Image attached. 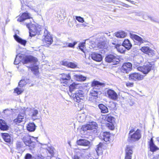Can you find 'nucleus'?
<instances>
[{
  "mask_svg": "<svg viewBox=\"0 0 159 159\" xmlns=\"http://www.w3.org/2000/svg\"><path fill=\"white\" fill-rule=\"evenodd\" d=\"M25 25L29 30L30 34V36H34L36 34H40L41 29L39 26L36 24H32L30 22H25Z\"/></svg>",
  "mask_w": 159,
  "mask_h": 159,
  "instance_id": "nucleus-1",
  "label": "nucleus"
},
{
  "mask_svg": "<svg viewBox=\"0 0 159 159\" xmlns=\"http://www.w3.org/2000/svg\"><path fill=\"white\" fill-rule=\"evenodd\" d=\"M37 138L30 136L28 134L23 136L22 140L26 146H28L30 149H33L35 147L36 143L35 141Z\"/></svg>",
  "mask_w": 159,
  "mask_h": 159,
  "instance_id": "nucleus-2",
  "label": "nucleus"
},
{
  "mask_svg": "<svg viewBox=\"0 0 159 159\" xmlns=\"http://www.w3.org/2000/svg\"><path fill=\"white\" fill-rule=\"evenodd\" d=\"M102 84L98 81H93L92 84L93 89L90 92V96L94 97H97L99 93V89L101 87Z\"/></svg>",
  "mask_w": 159,
  "mask_h": 159,
  "instance_id": "nucleus-3",
  "label": "nucleus"
},
{
  "mask_svg": "<svg viewBox=\"0 0 159 159\" xmlns=\"http://www.w3.org/2000/svg\"><path fill=\"white\" fill-rule=\"evenodd\" d=\"M134 131V129H132L129 131V138L131 141H136L141 138L140 130L138 129L135 132L133 133Z\"/></svg>",
  "mask_w": 159,
  "mask_h": 159,
  "instance_id": "nucleus-4",
  "label": "nucleus"
},
{
  "mask_svg": "<svg viewBox=\"0 0 159 159\" xmlns=\"http://www.w3.org/2000/svg\"><path fill=\"white\" fill-rule=\"evenodd\" d=\"M60 81L61 83L65 86L69 85L72 81L70 73H62L60 75Z\"/></svg>",
  "mask_w": 159,
  "mask_h": 159,
  "instance_id": "nucleus-5",
  "label": "nucleus"
},
{
  "mask_svg": "<svg viewBox=\"0 0 159 159\" xmlns=\"http://www.w3.org/2000/svg\"><path fill=\"white\" fill-rule=\"evenodd\" d=\"M154 65L148 63L143 66H139L137 67L138 70L142 72L144 74H147L152 69L155 70Z\"/></svg>",
  "mask_w": 159,
  "mask_h": 159,
  "instance_id": "nucleus-6",
  "label": "nucleus"
},
{
  "mask_svg": "<svg viewBox=\"0 0 159 159\" xmlns=\"http://www.w3.org/2000/svg\"><path fill=\"white\" fill-rule=\"evenodd\" d=\"M106 61L111 63L113 65H116L119 63L120 60L119 57L116 55L110 54L107 56L105 57Z\"/></svg>",
  "mask_w": 159,
  "mask_h": 159,
  "instance_id": "nucleus-7",
  "label": "nucleus"
},
{
  "mask_svg": "<svg viewBox=\"0 0 159 159\" xmlns=\"http://www.w3.org/2000/svg\"><path fill=\"white\" fill-rule=\"evenodd\" d=\"M44 38L43 40L44 45L47 47H49L52 43V37L48 32L45 29L44 31Z\"/></svg>",
  "mask_w": 159,
  "mask_h": 159,
  "instance_id": "nucleus-8",
  "label": "nucleus"
},
{
  "mask_svg": "<svg viewBox=\"0 0 159 159\" xmlns=\"http://www.w3.org/2000/svg\"><path fill=\"white\" fill-rule=\"evenodd\" d=\"M98 128V125L97 123L95 122H93L91 124L82 126L81 129L83 131L91 130L93 132H95L97 131Z\"/></svg>",
  "mask_w": 159,
  "mask_h": 159,
  "instance_id": "nucleus-9",
  "label": "nucleus"
},
{
  "mask_svg": "<svg viewBox=\"0 0 159 159\" xmlns=\"http://www.w3.org/2000/svg\"><path fill=\"white\" fill-rule=\"evenodd\" d=\"M84 92L81 90H78L76 92L71 94V96L73 98L75 101L79 102L80 100H83L84 97Z\"/></svg>",
  "mask_w": 159,
  "mask_h": 159,
  "instance_id": "nucleus-10",
  "label": "nucleus"
},
{
  "mask_svg": "<svg viewBox=\"0 0 159 159\" xmlns=\"http://www.w3.org/2000/svg\"><path fill=\"white\" fill-rule=\"evenodd\" d=\"M77 143L78 145L86 147L87 148L85 149H83L82 151L87 150L91 146L90 142L87 140L84 139H80L77 141Z\"/></svg>",
  "mask_w": 159,
  "mask_h": 159,
  "instance_id": "nucleus-11",
  "label": "nucleus"
},
{
  "mask_svg": "<svg viewBox=\"0 0 159 159\" xmlns=\"http://www.w3.org/2000/svg\"><path fill=\"white\" fill-rule=\"evenodd\" d=\"M144 76L139 73H134L129 75V79L130 80L134 81H139L143 79Z\"/></svg>",
  "mask_w": 159,
  "mask_h": 159,
  "instance_id": "nucleus-12",
  "label": "nucleus"
},
{
  "mask_svg": "<svg viewBox=\"0 0 159 159\" xmlns=\"http://www.w3.org/2000/svg\"><path fill=\"white\" fill-rule=\"evenodd\" d=\"M107 94L108 97L113 100H117L118 98V95L114 90L109 89L107 91Z\"/></svg>",
  "mask_w": 159,
  "mask_h": 159,
  "instance_id": "nucleus-13",
  "label": "nucleus"
},
{
  "mask_svg": "<svg viewBox=\"0 0 159 159\" xmlns=\"http://www.w3.org/2000/svg\"><path fill=\"white\" fill-rule=\"evenodd\" d=\"M134 147L130 145H127L125 149V159H131L133 154V149Z\"/></svg>",
  "mask_w": 159,
  "mask_h": 159,
  "instance_id": "nucleus-14",
  "label": "nucleus"
},
{
  "mask_svg": "<svg viewBox=\"0 0 159 159\" xmlns=\"http://www.w3.org/2000/svg\"><path fill=\"white\" fill-rule=\"evenodd\" d=\"M141 50L143 52L148 54L150 57H152L155 55V51L148 47H143L141 48Z\"/></svg>",
  "mask_w": 159,
  "mask_h": 159,
  "instance_id": "nucleus-15",
  "label": "nucleus"
},
{
  "mask_svg": "<svg viewBox=\"0 0 159 159\" xmlns=\"http://www.w3.org/2000/svg\"><path fill=\"white\" fill-rule=\"evenodd\" d=\"M132 65L129 62L124 63L120 69L121 71L124 73H128L132 70Z\"/></svg>",
  "mask_w": 159,
  "mask_h": 159,
  "instance_id": "nucleus-16",
  "label": "nucleus"
},
{
  "mask_svg": "<svg viewBox=\"0 0 159 159\" xmlns=\"http://www.w3.org/2000/svg\"><path fill=\"white\" fill-rule=\"evenodd\" d=\"M37 61V59L35 57L32 56H25L24 58L23 63L27 64L29 63H34Z\"/></svg>",
  "mask_w": 159,
  "mask_h": 159,
  "instance_id": "nucleus-17",
  "label": "nucleus"
},
{
  "mask_svg": "<svg viewBox=\"0 0 159 159\" xmlns=\"http://www.w3.org/2000/svg\"><path fill=\"white\" fill-rule=\"evenodd\" d=\"M30 14L27 12L23 13L22 15L17 18V21L20 22H25L26 20L31 18Z\"/></svg>",
  "mask_w": 159,
  "mask_h": 159,
  "instance_id": "nucleus-18",
  "label": "nucleus"
},
{
  "mask_svg": "<svg viewBox=\"0 0 159 159\" xmlns=\"http://www.w3.org/2000/svg\"><path fill=\"white\" fill-rule=\"evenodd\" d=\"M25 114L24 113H20L18 115L17 118L14 120V122L16 124L18 125L21 122L25 120Z\"/></svg>",
  "mask_w": 159,
  "mask_h": 159,
  "instance_id": "nucleus-19",
  "label": "nucleus"
},
{
  "mask_svg": "<svg viewBox=\"0 0 159 159\" xmlns=\"http://www.w3.org/2000/svg\"><path fill=\"white\" fill-rule=\"evenodd\" d=\"M91 57L93 60L98 62L100 61L102 59V56L100 54L94 52L91 53Z\"/></svg>",
  "mask_w": 159,
  "mask_h": 159,
  "instance_id": "nucleus-20",
  "label": "nucleus"
},
{
  "mask_svg": "<svg viewBox=\"0 0 159 159\" xmlns=\"http://www.w3.org/2000/svg\"><path fill=\"white\" fill-rule=\"evenodd\" d=\"M102 136H101L102 139L106 143H109L110 140V135L109 132H105L103 133Z\"/></svg>",
  "mask_w": 159,
  "mask_h": 159,
  "instance_id": "nucleus-21",
  "label": "nucleus"
},
{
  "mask_svg": "<svg viewBox=\"0 0 159 159\" xmlns=\"http://www.w3.org/2000/svg\"><path fill=\"white\" fill-rule=\"evenodd\" d=\"M9 126L6 122L2 119H0V129L3 130L8 129Z\"/></svg>",
  "mask_w": 159,
  "mask_h": 159,
  "instance_id": "nucleus-22",
  "label": "nucleus"
},
{
  "mask_svg": "<svg viewBox=\"0 0 159 159\" xmlns=\"http://www.w3.org/2000/svg\"><path fill=\"white\" fill-rule=\"evenodd\" d=\"M130 36L132 39L135 40L141 43H143L145 42V41L142 38L137 35L130 33Z\"/></svg>",
  "mask_w": 159,
  "mask_h": 159,
  "instance_id": "nucleus-23",
  "label": "nucleus"
},
{
  "mask_svg": "<svg viewBox=\"0 0 159 159\" xmlns=\"http://www.w3.org/2000/svg\"><path fill=\"white\" fill-rule=\"evenodd\" d=\"M149 147L150 150L153 152L159 150V149L154 144L152 138L149 142Z\"/></svg>",
  "mask_w": 159,
  "mask_h": 159,
  "instance_id": "nucleus-24",
  "label": "nucleus"
},
{
  "mask_svg": "<svg viewBox=\"0 0 159 159\" xmlns=\"http://www.w3.org/2000/svg\"><path fill=\"white\" fill-rule=\"evenodd\" d=\"M2 138L6 142L10 143L11 142V136L7 133H2Z\"/></svg>",
  "mask_w": 159,
  "mask_h": 159,
  "instance_id": "nucleus-25",
  "label": "nucleus"
},
{
  "mask_svg": "<svg viewBox=\"0 0 159 159\" xmlns=\"http://www.w3.org/2000/svg\"><path fill=\"white\" fill-rule=\"evenodd\" d=\"M122 44L128 50L130 49L132 46V44L128 39H125L123 41Z\"/></svg>",
  "mask_w": 159,
  "mask_h": 159,
  "instance_id": "nucleus-26",
  "label": "nucleus"
},
{
  "mask_svg": "<svg viewBox=\"0 0 159 159\" xmlns=\"http://www.w3.org/2000/svg\"><path fill=\"white\" fill-rule=\"evenodd\" d=\"M74 79L77 81H84L86 79V77L80 75H74Z\"/></svg>",
  "mask_w": 159,
  "mask_h": 159,
  "instance_id": "nucleus-27",
  "label": "nucleus"
},
{
  "mask_svg": "<svg viewBox=\"0 0 159 159\" xmlns=\"http://www.w3.org/2000/svg\"><path fill=\"white\" fill-rule=\"evenodd\" d=\"M115 47L118 52L121 53H124L125 51V49H126L123 44L122 45L120 44L117 45L116 46H115Z\"/></svg>",
  "mask_w": 159,
  "mask_h": 159,
  "instance_id": "nucleus-28",
  "label": "nucleus"
},
{
  "mask_svg": "<svg viewBox=\"0 0 159 159\" xmlns=\"http://www.w3.org/2000/svg\"><path fill=\"white\" fill-rule=\"evenodd\" d=\"M14 37L15 39L18 42L20 43L21 44L25 45L26 44V41L25 40L22 39L18 36L16 34H15Z\"/></svg>",
  "mask_w": 159,
  "mask_h": 159,
  "instance_id": "nucleus-29",
  "label": "nucleus"
},
{
  "mask_svg": "<svg viewBox=\"0 0 159 159\" xmlns=\"http://www.w3.org/2000/svg\"><path fill=\"white\" fill-rule=\"evenodd\" d=\"M98 107L100 110L101 113H106L108 112V108L103 104H100L98 106Z\"/></svg>",
  "mask_w": 159,
  "mask_h": 159,
  "instance_id": "nucleus-30",
  "label": "nucleus"
},
{
  "mask_svg": "<svg viewBox=\"0 0 159 159\" xmlns=\"http://www.w3.org/2000/svg\"><path fill=\"white\" fill-rule=\"evenodd\" d=\"M27 130L30 132L34 131L36 129V126L34 123H29L27 126Z\"/></svg>",
  "mask_w": 159,
  "mask_h": 159,
  "instance_id": "nucleus-31",
  "label": "nucleus"
},
{
  "mask_svg": "<svg viewBox=\"0 0 159 159\" xmlns=\"http://www.w3.org/2000/svg\"><path fill=\"white\" fill-rule=\"evenodd\" d=\"M115 36L119 38H124L127 35V34L123 31H118L115 33Z\"/></svg>",
  "mask_w": 159,
  "mask_h": 159,
  "instance_id": "nucleus-32",
  "label": "nucleus"
},
{
  "mask_svg": "<svg viewBox=\"0 0 159 159\" xmlns=\"http://www.w3.org/2000/svg\"><path fill=\"white\" fill-rule=\"evenodd\" d=\"M102 146L103 144L102 143H100L97 146L95 149V150L98 156H99L102 153Z\"/></svg>",
  "mask_w": 159,
  "mask_h": 159,
  "instance_id": "nucleus-33",
  "label": "nucleus"
},
{
  "mask_svg": "<svg viewBox=\"0 0 159 159\" xmlns=\"http://www.w3.org/2000/svg\"><path fill=\"white\" fill-rule=\"evenodd\" d=\"M38 113V111L36 109L32 110L30 113V115L32 118L34 120L36 119L37 115Z\"/></svg>",
  "mask_w": 159,
  "mask_h": 159,
  "instance_id": "nucleus-34",
  "label": "nucleus"
},
{
  "mask_svg": "<svg viewBox=\"0 0 159 159\" xmlns=\"http://www.w3.org/2000/svg\"><path fill=\"white\" fill-rule=\"evenodd\" d=\"M85 42L80 43L79 44L78 48H77L84 53H85Z\"/></svg>",
  "mask_w": 159,
  "mask_h": 159,
  "instance_id": "nucleus-35",
  "label": "nucleus"
},
{
  "mask_svg": "<svg viewBox=\"0 0 159 159\" xmlns=\"http://www.w3.org/2000/svg\"><path fill=\"white\" fill-rule=\"evenodd\" d=\"M105 120L108 122L112 123L114 121V118L109 115H107L106 116Z\"/></svg>",
  "mask_w": 159,
  "mask_h": 159,
  "instance_id": "nucleus-36",
  "label": "nucleus"
},
{
  "mask_svg": "<svg viewBox=\"0 0 159 159\" xmlns=\"http://www.w3.org/2000/svg\"><path fill=\"white\" fill-rule=\"evenodd\" d=\"M97 40L99 42H105L106 39L104 34H101L98 36Z\"/></svg>",
  "mask_w": 159,
  "mask_h": 159,
  "instance_id": "nucleus-37",
  "label": "nucleus"
},
{
  "mask_svg": "<svg viewBox=\"0 0 159 159\" xmlns=\"http://www.w3.org/2000/svg\"><path fill=\"white\" fill-rule=\"evenodd\" d=\"M76 87L77 85L75 83H73L70 85L69 86V91L71 94L74 93L73 92L76 89Z\"/></svg>",
  "mask_w": 159,
  "mask_h": 159,
  "instance_id": "nucleus-38",
  "label": "nucleus"
},
{
  "mask_svg": "<svg viewBox=\"0 0 159 159\" xmlns=\"http://www.w3.org/2000/svg\"><path fill=\"white\" fill-rule=\"evenodd\" d=\"M39 67L38 66H34L31 67V70L34 73V74L37 75L38 74Z\"/></svg>",
  "mask_w": 159,
  "mask_h": 159,
  "instance_id": "nucleus-39",
  "label": "nucleus"
},
{
  "mask_svg": "<svg viewBox=\"0 0 159 159\" xmlns=\"http://www.w3.org/2000/svg\"><path fill=\"white\" fill-rule=\"evenodd\" d=\"M77 42H74L73 43H69L66 42V45L64 46L63 47H70L74 48L75 46L77 44Z\"/></svg>",
  "mask_w": 159,
  "mask_h": 159,
  "instance_id": "nucleus-40",
  "label": "nucleus"
},
{
  "mask_svg": "<svg viewBox=\"0 0 159 159\" xmlns=\"http://www.w3.org/2000/svg\"><path fill=\"white\" fill-rule=\"evenodd\" d=\"M78 119L80 122H83L85 120V117L84 115H79L78 116Z\"/></svg>",
  "mask_w": 159,
  "mask_h": 159,
  "instance_id": "nucleus-41",
  "label": "nucleus"
},
{
  "mask_svg": "<svg viewBox=\"0 0 159 159\" xmlns=\"http://www.w3.org/2000/svg\"><path fill=\"white\" fill-rule=\"evenodd\" d=\"M105 42H99L97 44L98 47L99 48H103L105 49Z\"/></svg>",
  "mask_w": 159,
  "mask_h": 159,
  "instance_id": "nucleus-42",
  "label": "nucleus"
},
{
  "mask_svg": "<svg viewBox=\"0 0 159 159\" xmlns=\"http://www.w3.org/2000/svg\"><path fill=\"white\" fill-rule=\"evenodd\" d=\"M54 148L53 147H48L47 150L50 154L51 156H53L54 155Z\"/></svg>",
  "mask_w": 159,
  "mask_h": 159,
  "instance_id": "nucleus-43",
  "label": "nucleus"
},
{
  "mask_svg": "<svg viewBox=\"0 0 159 159\" xmlns=\"http://www.w3.org/2000/svg\"><path fill=\"white\" fill-rule=\"evenodd\" d=\"M108 107L110 108L111 110H114L116 109V104L114 102H111L110 103Z\"/></svg>",
  "mask_w": 159,
  "mask_h": 159,
  "instance_id": "nucleus-44",
  "label": "nucleus"
},
{
  "mask_svg": "<svg viewBox=\"0 0 159 159\" xmlns=\"http://www.w3.org/2000/svg\"><path fill=\"white\" fill-rule=\"evenodd\" d=\"M25 55L21 54H18L16 56V60L17 59H19L20 61L21 60H24V58L25 56Z\"/></svg>",
  "mask_w": 159,
  "mask_h": 159,
  "instance_id": "nucleus-45",
  "label": "nucleus"
},
{
  "mask_svg": "<svg viewBox=\"0 0 159 159\" xmlns=\"http://www.w3.org/2000/svg\"><path fill=\"white\" fill-rule=\"evenodd\" d=\"M16 148L18 150H19L23 147L22 143L20 141H17L16 143Z\"/></svg>",
  "mask_w": 159,
  "mask_h": 159,
  "instance_id": "nucleus-46",
  "label": "nucleus"
},
{
  "mask_svg": "<svg viewBox=\"0 0 159 159\" xmlns=\"http://www.w3.org/2000/svg\"><path fill=\"white\" fill-rule=\"evenodd\" d=\"M23 90L21 88H16L14 90V92L16 93L18 95L21 94L23 92Z\"/></svg>",
  "mask_w": 159,
  "mask_h": 159,
  "instance_id": "nucleus-47",
  "label": "nucleus"
},
{
  "mask_svg": "<svg viewBox=\"0 0 159 159\" xmlns=\"http://www.w3.org/2000/svg\"><path fill=\"white\" fill-rule=\"evenodd\" d=\"M77 66V65L75 63L72 62H69V64H68V67L72 68H76Z\"/></svg>",
  "mask_w": 159,
  "mask_h": 159,
  "instance_id": "nucleus-48",
  "label": "nucleus"
},
{
  "mask_svg": "<svg viewBox=\"0 0 159 159\" xmlns=\"http://www.w3.org/2000/svg\"><path fill=\"white\" fill-rule=\"evenodd\" d=\"M10 111L8 109L4 110L3 111V115L5 116H7L10 115Z\"/></svg>",
  "mask_w": 159,
  "mask_h": 159,
  "instance_id": "nucleus-49",
  "label": "nucleus"
},
{
  "mask_svg": "<svg viewBox=\"0 0 159 159\" xmlns=\"http://www.w3.org/2000/svg\"><path fill=\"white\" fill-rule=\"evenodd\" d=\"M26 84L24 80H21L19 83L18 85L20 87H22Z\"/></svg>",
  "mask_w": 159,
  "mask_h": 159,
  "instance_id": "nucleus-50",
  "label": "nucleus"
},
{
  "mask_svg": "<svg viewBox=\"0 0 159 159\" xmlns=\"http://www.w3.org/2000/svg\"><path fill=\"white\" fill-rule=\"evenodd\" d=\"M76 19L80 22L83 23L84 21V18L80 16H76Z\"/></svg>",
  "mask_w": 159,
  "mask_h": 159,
  "instance_id": "nucleus-51",
  "label": "nucleus"
},
{
  "mask_svg": "<svg viewBox=\"0 0 159 159\" xmlns=\"http://www.w3.org/2000/svg\"><path fill=\"white\" fill-rule=\"evenodd\" d=\"M146 14V13L145 12H139V13H136V15L139 16H142L143 18V19H146L144 17V16Z\"/></svg>",
  "mask_w": 159,
  "mask_h": 159,
  "instance_id": "nucleus-52",
  "label": "nucleus"
},
{
  "mask_svg": "<svg viewBox=\"0 0 159 159\" xmlns=\"http://www.w3.org/2000/svg\"><path fill=\"white\" fill-rule=\"evenodd\" d=\"M32 156L29 153H27L25 157V159H32Z\"/></svg>",
  "mask_w": 159,
  "mask_h": 159,
  "instance_id": "nucleus-53",
  "label": "nucleus"
},
{
  "mask_svg": "<svg viewBox=\"0 0 159 159\" xmlns=\"http://www.w3.org/2000/svg\"><path fill=\"white\" fill-rule=\"evenodd\" d=\"M62 65L67 66L68 67V64H69V62H67L66 61H63L62 63Z\"/></svg>",
  "mask_w": 159,
  "mask_h": 159,
  "instance_id": "nucleus-54",
  "label": "nucleus"
},
{
  "mask_svg": "<svg viewBox=\"0 0 159 159\" xmlns=\"http://www.w3.org/2000/svg\"><path fill=\"white\" fill-rule=\"evenodd\" d=\"M20 61L19 59H17V60H16V57L14 63V64L15 65H17L19 64Z\"/></svg>",
  "mask_w": 159,
  "mask_h": 159,
  "instance_id": "nucleus-55",
  "label": "nucleus"
},
{
  "mask_svg": "<svg viewBox=\"0 0 159 159\" xmlns=\"http://www.w3.org/2000/svg\"><path fill=\"white\" fill-rule=\"evenodd\" d=\"M148 18L149 19L152 21L156 22V20L153 17H152L150 16H148Z\"/></svg>",
  "mask_w": 159,
  "mask_h": 159,
  "instance_id": "nucleus-56",
  "label": "nucleus"
},
{
  "mask_svg": "<svg viewBox=\"0 0 159 159\" xmlns=\"http://www.w3.org/2000/svg\"><path fill=\"white\" fill-rule=\"evenodd\" d=\"M36 159H44V157L41 155H39L36 157Z\"/></svg>",
  "mask_w": 159,
  "mask_h": 159,
  "instance_id": "nucleus-57",
  "label": "nucleus"
},
{
  "mask_svg": "<svg viewBox=\"0 0 159 159\" xmlns=\"http://www.w3.org/2000/svg\"><path fill=\"white\" fill-rule=\"evenodd\" d=\"M85 159H98L97 158L94 159V158H93V157L89 156H88L87 157H86V158Z\"/></svg>",
  "mask_w": 159,
  "mask_h": 159,
  "instance_id": "nucleus-58",
  "label": "nucleus"
},
{
  "mask_svg": "<svg viewBox=\"0 0 159 159\" xmlns=\"http://www.w3.org/2000/svg\"><path fill=\"white\" fill-rule=\"evenodd\" d=\"M126 84L127 86H132L133 85V83H126Z\"/></svg>",
  "mask_w": 159,
  "mask_h": 159,
  "instance_id": "nucleus-59",
  "label": "nucleus"
},
{
  "mask_svg": "<svg viewBox=\"0 0 159 159\" xmlns=\"http://www.w3.org/2000/svg\"><path fill=\"white\" fill-rule=\"evenodd\" d=\"M73 159H81L77 155H75L73 157Z\"/></svg>",
  "mask_w": 159,
  "mask_h": 159,
  "instance_id": "nucleus-60",
  "label": "nucleus"
},
{
  "mask_svg": "<svg viewBox=\"0 0 159 159\" xmlns=\"http://www.w3.org/2000/svg\"><path fill=\"white\" fill-rule=\"evenodd\" d=\"M112 43V44L115 45V46H116L117 45L119 44H118L117 43H116V42H113Z\"/></svg>",
  "mask_w": 159,
  "mask_h": 159,
  "instance_id": "nucleus-61",
  "label": "nucleus"
},
{
  "mask_svg": "<svg viewBox=\"0 0 159 159\" xmlns=\"http://www.w3.org/2000/svg\"><path fill=\"white\" fill-rule=\"evenodd\" d=\"M105 34H106L108 36H110V33L109 32H108L107 33H106Z\"/></svg>",
  "mask_w": 159,
  "mask_h": 159,
  "instance_id": "nucleus-62",
  "label": "nucleus"
},
{
  "mask_svg": "<svg viewBox=\"0 0 159 159\" xmlns=\"http://www.w3.org/2000/svg\"><path fill=\"white\" fill-rule=\"evenodd\" d=\"M9 20H8V19H7L6 20V24H7V23H8V22H9Z\"/></svg>",
  "mask_w": 159,
  "mask_h": 159,
  "instance_id": "nucleus-63",
  "label": "nucleus"
},
{
  "mask_svg": "<svg viewBox=\"0 0 159 159\" xmlns=\"http://www.w3.org/2000/svg\"><path fill=\"white\" fill-rule=\"evenodd\" d=\"M157 140L159 142V138H157Z\"/></svg>",
  "mask_w": 159,
  "mask_h": 159,
  "instance_id": "nucleus-64",
  "label": "nucleus"
}]
</instances>
